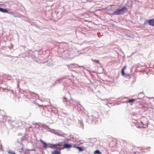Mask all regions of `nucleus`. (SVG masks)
<instances>
[{
    "instance_id": "26",
    "label": "nucleus",
    "mask_w": 154,
    "mask_h": 154,
    "mask_svg": "<svg viewBox=\"0 0 154 154\" xmlns=\"http://www.w3.org/2000/svg\"><path fill=\"white\" fill-rule=\"evenodd\" d=\"M6 57H12L11 56V55H6Z\"/></svg>"
},
{
    "instance_id": "12",
    "label": "nucleus",
    "mask_w": 154,
    "mask_h": 154,
    "mask_svg": "<svg viewBox=\"0 0 154 154\" xmlns=\"http://www.w3.org/2000/svg\"><path fill=\"white\" fill-rule=\"evenodd\" d=\"M94 153V154H101V153L98 150L95 151Z\"/></svg>"
},
{
    "instance_id": "32",
    "label": "nucleus",
    "mask_w": 154,
    "mask_h": 154,
    "mask_svg": "<svg viewBox=\"0 0 154 154\" xmlns=\"http://www.w3.org/2000/svg\"><path fill=\"white\" fill-rule=\"evenodd\" d=\"M42 106V105H39V106Z\"/></svg>"
},
{
    "instance_id": "30",
    "label": "nucleus",
    "mask_w": 154,
    "mask_h": 154,
    "mask_svg": "<svg viewBox=\"0 0 154 154\" xmlns=\"http://www.w3.org/2000/svg\"><path fill=\"white\" fill-rule=\"evenodd\" d=\"M18 82V83H17V86H19V83L18 82Z\"/></svg>"
},
{
    "instance_id": "28",
    "label": "nucleus",
    "mask_w": 154,
    "mask_h": 154,
    "mask_svg": "<svg viewBox=\"0 0 154 154\" xmlns=\"http://www.w3.org/2000/svg\"><path fill=\"white\" fill-rule=\"evenodd\" d=\"M80 123L81 125H82V126L83 127V125H82V122H80Z\"/></svg>"
},
{
    "instance_id": "2",
    "label": "nucleus",
    "mask_w": 154,
    "mask_h": 154,
    "mask_svg": "<svg viewBox=\"0 0 154 154\" xmlns=\"http://www.w3.org/2000/svg\"><path fill=\"white\" fill-rule=\"evenodd\" d=\"M128 10V9L126 8L123 7L121 9L117 10L116 11L113 12L112 14L113 15H119L121 14V12L122 11L127 12Z\"/></svg>"
},
{
    "instance_id": "7",
    "label": "nucleus",
    "mask_w": 154,
    "mask_h": 154,
    "mask_svg": "<svg viewBox=\"0 0 154 154\" xmlns=\"http://www.w3.org/2000/svg\"><path fill=\"white\" fill-rule=\"evenodd\" d=\"M62 145V143H59L55 144H52L51 147H56L57 146H60Z\"/></svg>"
},
{
    "instance_id": "13",
    "label": "nucleus",
    "mask_w": 154,
    "mask_h": 154,
    "mask_svg": "<svg viewBox=\"0 0 154 154\" xmlns=\"http://www.w3.org/2000/svg\"><path fill=\"white\" fill-rule=\"evenodd\" d=\"M76 148L78 149L79 151L80 152L84 150V149L82 147L77 146Z\"/></svg>"
},
{
    "instance_id": "22",
    "label": "nucleus",
    "mask_w": 154,
    "mask_h": 154,
    "mask_svg": "<svg viewBox=\"0 0 154 154\" xmlns=\"http://www.w3.org/2000/svg\"><path fill=\"white\" fill-rule=\"evenodd\" d=\"M8 13L9 14H11L12 15L14 14V13L12 11H10V12L8 11Z\"/></svg>"
},
{
    "instance_id": "6",
    "label": "nucleus",
    "mask_w": 154,
    "mask_h": 154,
    "mask_svg": "<svg viewBox=\"0 0 154 154\" xmlns=\"http://www.w3.org/2000/svg\"><path fill=\"white\" fill-rule=\"evenodd\" d=\"M72 146V145L71 144L65 143L62 148V149L64 148H69Z\"/></svg>"
},
{
    "instance_id": "16",
    "label": "nucleus",
    "mask_w": 154,
    "mask_h": 154,
    "mask_svg": "<svg viewBox=\"0 0 154 154\" xmlns=\"http://www.w3.org/2000/svg\"><path fill=\"white\" fill-rule=\"evenodd\" d=\"M126 66H124L123 68L122 69V74H124V70L125 69L126 67Z\"/></svg>"
},
{
    "instance_id": "5",
    "label": "nucleus",
    "mask_w": 154,
    "mask_h": 154,
    "mask_svg": "<svg viewBox=\"0 0 154 154\" xmlns=\"http://www.w3.org/2000/svg\"><path fill=\"white\" fill-rule=\"evenodd\" d=\"M148 23L150 26H154V19L149 20Z\"/></svg>"
},
{
    "instance_id": "21",
    "label": "nucleus",
    "mask_w": 154,
    "mask_h": 154,
    "mask_svg": "<svg viewBox=\"0 0 154 154\" xmlns=\"http://www.w3.org/2000/svg\"><path fill=\"white\" fill-rule=\"evenodd\" d=\"M0 151L3 150L2 145L1 144V142L0 141Z\"/></svg>"
},
{
    "instance_id": "1",
    "label": "nucleus",
    "mask_w": 154,
    "mask_h": 154,
    "mask_svg": "<svg viewBox=\"0 0 154 154\" xmlns=\"http://www.w3.org/2000/svg\"><path fill=\"white\" fill-rule=\"evenodd\" d=\"M30 94L31 98L30 99V100L32 103L38 106V95L33 92L30 93Z\"/></svg>"
},
{
    "instance_id": "10",
    "label": "nucleus",
    "mask_w": 154,
    "mask_h": 154,
    "mask_svg": "<svg viewBox=\"0 0 154 154\" xmlns=\"http://www.w3.org/2000/svg\"><path fill=\"white\" fill-rule=\"evenodd\" d=\"M0 11L4 13H8V10L6 9H4L2 8H1L0 9Z\"/></svg>"
},
{
    "instance_id": "14",
    "label": "nucleus",
    "mask_w": 154,
    "mask_h": 154,
    "mask_svg": "<svg viewBox=\"0 0 154 154\" xmlns=\"http://www.w3.org/2000/svg\"><path fill=\"white\" fill-rule=\"evenodd\" d=\"M8 153L9 154H16V153L15 152L10 150L8 151Z\"/></svg>"
},
{
    "instance_id": "25",
    "label": "nucleus",
    "mask_w": 154,
    "mask_h": 154,
    "mask_svg": "<svg viewBox=\"0 0 154 154\" xmlns=\"http://www.w3.org/2000/svg\"><path fill=\"white\" fill-rule=\"evenodd\" d=\"M63 101L64 102H65V101L67 102V101H66V97H64V99L63 100Z\"/></svg>"
},
{
    "instance_id": "17",
    "label": "nucleus",
    "mask_w": 154,
    "mask_h": 154,
    "mask_svg": "<svg viewBox=\"0 0 154 154\" xmlns=\"http://www.w3.org/2000/svg\"><path fill=\"white\" fill-rule=\"evenodd\" d=\"M136 100V99H130L128 100V102L129 103L132 102Z\"/></svg>"
},
{
    "instance_id": "18",
    "label": "nucleus",
    "mask_w": 154,
    "mask_h": 154,
    "mask_svg": "<svg viewBox=\"0 0 154 154\" xmlns=\"http://www.w3.org/2000/svg\"><path fill=\"white\" fill-rule=\"evenodd\" d=\"M13 16L15 17H20V16L19 14H15V13H14V14L13 15Z\"/></svg>"
},
{
    "instance_id": "20",
    "label": "nucleus",
    "mask_w": 154,
    "mask_h": 154,
    "mask_svg": "<svg viewBox=\"0 0 154 154\" xmlns=\"http://www.w3.org/2000/svg\"><path fill=\"white\" fill-rule=\"evenodd\" d=\"M19 152L20 153H21L23 151V148L21 147L20 149H19Z\"/></svg>"
},
{
    "instance_id": "4",
    "label": "nucleus",
    "mask_w": 154,
    "mask_h": 154,
    "mask_svg": "<svg viewBox=\"0 0 154 154\" xmlns=\"http://www.w3.org/2000/svg\"><path fill=\"white\" fill-rule=\"evenodd\" d=\"M145 121H141V123L142 125V126L141 127L143 128H145L148 125V122L147 119L145 118Z\"/></svg>"
},
{
    "instance_id": "8",
    "label": "nucleus",
    "mask_w": 154,
    "mask_h": 154,
    "mask_svg": "<svg viewBox=\"0 0 154 154\" xmlns=\"http://www.w3.org/2000/svg\"><path fill=\"white\" fill-rule=\"evenodd\" d=\"M122 75L128 79H130L131 78V76L129 74H125L124 72V74H122Z\"/></svg>"
},
{
    "instance_id": "15",
    "label": "nucleus",
    "mask_w": 154,
    "mask_h": 154,
    "mask_svg": "<svg viewBox=\"0 0 154 154\" xmlns=\"http://www.w3.org/2000/svg\"><path fill=\"white\" fill-rule=\"evenodd\" d=\"M51 147L53 148H55L57 149L56 150H58V151H59L61 149H62V148H60V147H57V146H56V147Z\"/></svg>"
},
{
    "instance_id": "27",
    "label": "nucleus",
    "mask_w": 154,
    "mask_h": 154,
    "mask_svg": "<svg viewBox=\"0 0 154 154\" xmlns=\"http://www.w3.org/2000/svg\"><path fill=\"white\" fill-rule=\"evenodd\" d=\"M34 150H35V149H28V151H34Z\"/></svg>"
},
{
    "instance_id": "19",
    "label": "nucleus",
    "mask_w": 154,
    "mask_h": 154,
    "mask_svg": "<svg viewBox=\"0 0 154 154\" xmlns=\"http://www.w3.org/2000/svg\"><path fill=\"white\" fill-rule=\"evenodd\" d=\"M56 134L57 135H58V136H62V137H64L63 134H60V133H58L57 132L56 133Z\"/></svg>"
},
{
    "instance_id": "11",
    "label": "nucleus",
    "mask_w": 154,
    "mask_h": 154,
    "mask_svg": "<svg viewBox=\"0 0 154 154\" xmlns=\"http://www.w3.org/2000/svg\"><path fill=\"white\" fill-rule=\"evenodd\" d=\"M60 152L59 151L55 150L51 154H60Z\"/></svg>"
},
{
    "instance_id": "23",
    "label": "nucleus",
    "mask_w": 154,
    "mask_h": 154,
    "mask_svg": "<svg viewBox=\"0 0 154 154\" xmlns=\"http://www.w3.org/2000/svg\"><path fill=\"white\" fill-rule=\"evenodd\" d=\"M92 61L93 62H96V63H99V61L98 60H92Z\"/></svg>"
},
{
    "instance_id": "9",
    "label": "nucleus",
    "mask_w": 154,
    "mask_h": 154,
    "mask_svg": "<svg viewBox=\"0 0 154 154\" xmlns=\"http://www.w3.org/2000/svg\"><path fill=\"white\" fill-rule=\"evenodd\" d=\"M39 141L41 142L43 144V148H46L47 146V143H45V142H44V141H43L42 139H40V140H39Z\"/></svg>"
},
{
    "instance_id": "3",
    "label": "nucleus",
    "mask_w": 154,
    "mask_h": 154,
    "mask_svg": "<svg viewBox=\"0 0 154 154\" xmlns=\"http://www.w3.org/2000/svg\"><path fill=\"white\" fill-rule=\"evenodd\" d=\"M145 121H141V123L142 125V126L141 127L143 128H145L148 125V122L147 119L145 118Z\"/></svg>"
},
{
    "instance_id": "31",
    "label": "nucleus",
    "mask_w": 154,
    "mask_h": 154,
    "mask_svg": "<svg viewBox=\"0 0 154 154\" xmlns=\"http://www.w3.org/2000/svg\"><path fill=\"white\" fill-rule=\"evenodd\" d=\"M47 105H45V107H47Z\"/></svg>"
},
{
    "instance_id": "29",
    "label": "nucleus",
    "mask_w": 154,
    "mask_h": 154,
    "mask_svg": "<svg viewBox=\"0 0 154 154\" xmlns=\"http://www.w3.org/2000/svg\"><path fill=\"white\" fill-rule=\"evenodd\" d=\"M60 79H59V80H57V81H56V82H59V81H60Z\"/></svg>"
},
{
    "instance_id": "33",
    "label": "nucleus",
    "mask_w": 154,
    "mask_h": 154,
    "mask_svg": "<svg viewBox=\"0 0 154 154\" xmlns=\"http://www.w3.org/2000/svg\"><path fill=\"white\" fill-rule=\"evenodd\" d=\"M35 137H36V135H35Z\"/></svg>"
},
{
    "instance_id": "24",
    "label": "nucleus",
    "mask_w": 154,
    "mask_h": 154,
    "mask_svg": "<svg viewBox=\"0 0 154 154\" xmlns=\"http://www.w3.org/2000/svg\"><path fill=\"white\" fill-rule=\"evenodd\" d=\"M52 132L54 134H56V133L57 132V131H55L54 130H53L52 131Z\"/></svg>"
}]
</instances>
